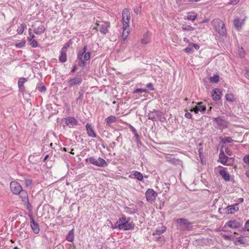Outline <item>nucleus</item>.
<instances>
[{
	"instance_id": "obj_1",
	"label": "nucleus",
	"mask_w": 249,
	"mask_h": 249,
	"mask_svg": "<svg viewBox=\"0 0 249 249\" xmlns=\"http://www.w3.org/2000/svg\"><path fill=\"white\" fill-rule=\"evenodd\" d=\"M176 223L178 229L180 231H190L192 229V223L187 219L178 218Z\"/></svg>"
},
{
	"instance_id": "obj_2",
	"label": "nucleus",
	"mask_w": 249,
	"mask_h": 249,
	"mask_svg": "<svg viewBox=\"0 0 249 249\" xmlns=\"http://www.w3.org/2000/svg\"><path fill=\"white\" fill-rule=\"evenodd\" d=\"M212 25L216 32L220 35L224 36L226 35V29L224 22L218 19H214L212 21Z\"/></svg>"
},
{
	"instance_id": "obj_3",
	"label": "nucleus",
	"mask_w": 249,
	"mask_h": 249,
	"mask_svg": "<svg viewBox=\"0 0 249 249\" xmlns=\"http://www.w3.org/2000/svg\"><path fill=\"white\" fill-rule=\"evenodd\" d=\"M115 226L120 229L124 230H129L133 228V224L126 220L125 217H122L119 219L115 224Z\"/></svg>"
},
{
	"instance_id": "obj_4",
	"label": "nucleus",
	"mask_w": 249,
	"mask_h": 249,
	"mask_svg": "<svg viewBox=\"0 0 249 249\" xmlns=\"http://www.w3.org/2000/svg\"><path fill=\"white\" fill-rule=\"evenodd\" d=\"M213 122L215 123V126L219 130H223L228 127V122L223 116L216 118H213Z\"/></svg>"
},
{
	"instance_id": "obj_5",
	"label": "nucleus",
	"mask_w": 249,
	"mask_h": 249,
	"mask_svg": "<svg viewBox=\"0 0 249 249\" xmlns=\"http://www.w3.org/2000/svg\"><path fill=\"white\" fill-rule=\"evenodd\" d=\"M147 117L148 119L153 121L159 120L160 122H163L165 120L163 113L159 110H154L153 111H150L147 115Z\"/></svg>"
},
{
	"instance_id": "obj_6",
	"label": "nucleus",
	"mask_w": 249,
	"mask_h": 249,
	"mask_svg": "<svg viewBox=\"0 0 249 249\" xmlns=\"http://www.w3.org/2000/svg\"><path fill=\"white\" fill-rule=\"evenodd\" d=\"M85 160L86 162H89L90 163L98 167H104L107 165L106 160L101 157L96 159L93 157H90L86 159Z\"/></svg>"
},
{
	"instance_id": "obj_7",
	"label": "nucleus",
	"mask_w": 249,
	"mask_h": 249,
	"mask_svg": "<svg viewBox=\"0 0 249 249\" xmlns=\"http://www.w3.org/2000/svg\"><path fill=\"white\" fill-rule=\"evenodd\" d=\"M96 27L93 28V29L99 31L103 35H106L108 31V28L110 27V23L108 22L97 21L96 23Z\"/></svg>"
},
{
	"instance_id": "obj_8",
	"label": "nucleus",
	"mask_w": 249,
	"mask_h": 249,
	"mask_svg": "<svg viewBox=\"0 0 249 249\" xmlns=\"http://www.w3.org/2000/svg\"><path fill=\"white\" fill-rule=\"evenodd\" d=\"M130 18V14L129 10L125 8L123 10L122 13V20H123V29L128 30L129 26V20Z\"/></svg>"
},
{
	"instance_id": "obj_9",
	"label": "nucleus",
	"mask_w": 249,
	"mask_h": 249,
	"mask_svg": "<svg viewBox=\"0 0 249 249\" xmlns=\"http://www.w3.org/2000/svg\"><path fill=\"white\" fill-rule=\"evenodd\" d=\"M157 196L158 194L152 189H148L145 192L146 200L151 203L155 201Z\"/></svg>"
},
{
	"instance_id": "obj_10",
	"label": "nucleus",
	"mask_w": 249,
	"mask_h": 249,
	"mask_svg": "<svg viewBox=\"0 0 249 249\" xmlns=\"http://www.w3.org/2000/svg\"><path fill=\"white\" fill-rule=\"evenodd\" d=\"M11 192L15 195H18L22 191L20 184L17 181H12L10 184Z\"/></svg>"
},
{
	"instance_id": "obj_11",
	"label": "nucleus",
	"mask_w": 249,
	"mask_h": 249,
	"mask_svg": "<svg viewBox=\"0 0 249 249\" xmlns=\"http://www.w3.org/2000/svg\"><path fill=\"white\" fill-rule=\"evenodd\" d=\"M191 112H194L196 114L200 112L202 114H204L206 111V107L203 102H198L196 106L190 109Z\"/></svg>"
},
{
	"instance_id": "obj_12",
	"label": "nucleus",
	"mask_w": 249,
	"mask_h": 249,
	"mask_svg": "<svg viewBox=\"0 0 249 249\" xmlns=\"http://www.w3.org/2000/svg\"><path fill=\"white\" fill-rule=\"evenodd\" d=\"M82 81L83 80L81 77H75L69 79L68 82V84L69 87H72L81 85Z\"/></svg>"
},
{
	"instance_id": "obj_13",
	"label": "nucleus",
	"mask_w": 249,
	"mask_h": 249,
	"mask_svg": "<svg viewBox=\"0 0 249 249\" xmlns=\"http://www.w3.org/2000/svg\"><path fill=\"white\" fill-rule=\"evenodd\" d=\"M36 23L32 26V27L34 28L33 31L34 33L36 35H41L46 30L45 26L42 24H40L37 27H36Z\"/></svg>"
},
{
	"instance_id": "obj_14",
	"label": "nucleus",
	"mask_w": 249,
	"mask_h": 249,
	"mask_svg": "<svg viewBox=\"0 0 249 249\" xmlns=\"http://www.w3.org/2000/svg\"><path fill=\"white\" fill-rule=\"evenodd\" d=\"M218 168H220L221 169L219 171V174L222 178L226 181H228L230 179V175L226 171V169L223 167L219 166Z\"/></svg>"
},
{
	"instance_id": "obj_15",
	"label": "nucleus",
	"mask_w": 249,
	"mask_h": 249,
	"mask_svg": "<svg viewBox=\"0 0 249 249\" xmlns=\"http://www.w3.org/2000/svg\"><path fill=\"white\" fill-rule=\"evenodd\" d=\"M86 128L87 132V134L89 137L92 138L96 137L97 135L94 131L93 127L91 125V124L88 123L86 125Z\"/></svg>"
},
{
	"instance_id": "obj_16",
	"label": "nucleus",
	"mask_w": 249,
	"mask_h": 249,
	"mask_svg": "<svg viewBox=\"0 0 249 249\" xmlns=\"http://www.w3.org/2000/svg\"><path fill=\"white\" fill-rule=\"evenodd\" d=\"M67 46H63L61 50L59 60L62 63L65 62L67 61Z\"/></svg>"
},
{
	"instance_id": "obj_17",
	"label": "nucleus",
	"mask_w": 249,
	"mask_h": 249,
	"mask_svg": "<svg viewBox=\"0 0 249 249\" xmlns=\"http://www.w3.org/2000/svg\"><path fill=\"white\" fill-rule=\"evenodd\" d=\"M242 224L236 220H230L226 222V226L232 229H238L241 227Z\"/></svg>"
},
{
	"instance_id": "obj_18",
	"label": "nucleus",
	"mask_w": 249,
	"mask_h": 249,
	"mask_svg": "<svg viewBox=\"0 0 249 249\" xmlns=\"http://www.w3.org/2000/svg\"><path fill=\"white\" fill-rule=\"evenodd\" d=\"M66 124L70 127H72L78 124V121L74 117H68L66 118Z\"/></svg>"
},
{
	"instance_id": "obj_19",
	"label": "nucleus",
	"mask_w": 249,
	"mask_h": 249,
	"mask_svg": "<svg viewBox=\"0 0 249 249\" xmlns=\"http://www.w3.org/2000/svg\"><path fill=\"white\" fill-rule=\"evenodd\" d=\"M219 159L220 162L223 165H228L227 163L228 160L230 159V158L227 157L223 151H220V153L219 156Z\"/></svg>"
},
{
	"instance_id": "obj_20",
	"label": "nucleus",
	"mask_w": 249,
	"mask_h": 249,
	"mask_svg": "<svg viewBox=\"0 0 249 249\" xmlns=\"http://www.w3.org/2000/svg\"><path fill=\"white\" fill-rule=\"evenodd\" d=\"M31 226L33 232L35 234L39 233L40 229L38 224L35 221L33 218H31Z\"/></svg>"
},
{
	"instance_id": "obj_21",
	"label": "nucleus",
	"mask_w": 249,
	"mask_h": 249,
	"mask_svg": "<svg viewBox=\"0 0 249 249\" xmlns=\"http://www.w3.org/2000/svg\"><path fill=\"white\" fill-rule=\"evenodd\" d=\"M166 161L175 165L180 164L181 161L178 159H175L172 156H166Z\"/></svg>"
},
{
	"instance_id": "obj_22",
	"label": "nucleus",
	"mask_w": 249,
	"mask_h": 249,
	"mask_svg": "<svg viewBox=\"0 0 249 249\" xmlns=\"http://www.w3.org/2000/svg\"><path fill=\"white\" fill-rule=\"evenodd\" d=\"M129 178H135L139 181H142L143 178V176L141 172L135 171L133 174L129 175Z\"/></svg>"
},
{
	"instance_id": "obj_23",
	"label": "nucleus",
	"mask_w": 249,
	"mask_h": 249,
	"mask_svg": "<svg viewBox=\"0 0 249 249\" xmlns=\"http://www.w3.org/2000/svg\"><path fill=\"white\" fill-rule=\"evenodd\" d=\"M19 195L21 198V201L23 202H24L25 204L30 205L28 199V195L26 191L22 190V191H21V193H20Z\"/></svg>"
},
{
	"instance_id": "obj_24",
	"label": "nucleus",
	"mask_w": 249,
	"mask_h": 249,
	"mask_svg": "<svg viewBox=\"0 0 249 249\" xmlns=\"http://www.w3.org/2000/svg\"><path fill=\"white\" fill-rule=\"evenodd\" d=\"M239 204L235 203L233 205L227 207L226 209L228 213H233L239 210Z\"/></svg>"
},
{
	"instance_id": "obj_25",
	"label": "nucleus",
	"mask_w": 249,
	"mask_h": 249,
	"mask_svg": "<svg viewBox=\"0 0 249 249\" xmlns=\"http://www.w3.org/2000/svg\"><path fill=\"white\" fill-rule=\"evenodd\" d=\"M220 91L218 89H214L212 93L213 98L215 101H218L220 99Z\"/></svg>"
},
{
	"instance_id": "obj_26",
	"label": "nucleus",
	"mask_w": 249,
	"mask_h": 249,
	"mask_svg": "<svg viewBox=\"0 0 249 249\" xmlns=\"http://www.w3.org/2000/svg\"><path fill=\"white\" fill-rule=\"evenodd\" d=\"M27 79L25 78H20L18 81V86L19 89L21 92H24L25 90V87L23 85L24 83L26 82Z\"/></svg>"
},
{
	"instance_id": "obj_27",
	"label": "nucleus",
	"mask_w": 249,
	"mask_h": 249,
	"mask_svg": "<svg viewBox=\"0 0 249 249\" xmlns=\"http://www.w3.org/2000/svg\"><path fill=\"white\" fill-rule=\"evenodd\" d=\"M244 23V20L242 21H240V20L237 18L234 20V26L238 30H239L242 26Z\"/></svg>"
},
{
	"instance_id": "obj_28",
	"label": "nucleus",
	"mask_w": 249,
	"mask_h": 249,
	"mask_svg": "<svg viewBox=\"0 0 249 249\" xmlns=\"http://www.w3.org/2000/svg\"><path fill=\"white\" fill-rule=\"evenodd\" d=\"M197 14L193 12H189L187 13V16L184 18V19L191 20L194 21L197 18Z\"/></svg>"
},
{
	"instance_id": "obj_29",
	"label": "nucleus",
	"mask_w": 249,
	"mask_h": 249,
	"mask_svg": "<svg viewBox=\"0 0 249 249\" xmlns=\"http://www.w3.org/2000/svg\"><path fill=\"white\" fill-rule=\"evenodd\" d=\"M74 231L73 230L70 231L66 236V239L69 242H72L74 240Z\"/></svg>"
},
{
	"instance_id": "obj_30",
	"label": "nucleus",
	"mask_w": 249,
	"mask_h": 249,
	"mask_svg": "<svg viewBox=\"0 0 249 249\" xmlns=\"http://www.w3.org/2000/svg\"><path fill=\"white\" fill-rule=\"evenodd\" d=\"M117 118L113 115L110 116L106 119L107 123L109 124L117 122Z\"/></svg>"
},
{
	"instance_id": "obj_31",
	"label": "nucleus",
	"mask_w": 249,
	"mask_h": 249,
	"mask_svg": "<svg viewBox=\"0 0 249 249\" xmlns=\"http://www.w3.org/2000/svg\"><path fill=\"white\" fill-rule=\"evenodd\" d=\"M26 28V25L24 23H22L20 24V25L18 27V28L17 29L18 33L19 35H21L23 34L25 29Z\"/></svg>"
},
{
	"instance_id": "obj_32",
	"label": "nucleus",
	"mask_w": 249,
	"mask_h": 249,
	"mask_svg": "<svg viewBox=\"0 0 249 249\" xmlns=\"http://www.w3.org/2000/svg\"><path fill=\"white\" fill-rule=\"evenodd\" d=\"M235 245H237L238 244H245L246 241L244 240V237H238L236 239V241L234 243Z\"/></svg>"
},
{
	"instance_id": "obj_33",
	"label": "nucleus",
	"mask_w": 249,
	"mask_h": 249,
	"mask_svg": "<svg viewBox=\"0 0 249 249\" xmlns=\"http://www.w3.org/2000/svg\"><path fill=\"white\" fill-rule=\"evenodd\" d=\"M166 230V228L165 227H161L160 228H157L155 231V234L158 235H160L163 233Z\"/></svg>"
},
{
	"instance_id": "obj_34",
	"label": "nucleus",
	"mask_w": 249,
	"mask_h": 249,
	"mask_svg": "<svg viewBox=\"0 0 249 249\" xmlns=\"http://www.w3.org/2000/svg\"><path fill=\"white\" fill-rule=\"evenodd\" d=\"M210 81L212 83H217L219 81V75H214L213 77H211Z\"/></svg>"
},
{
	"instance_id": "obj_35",
	"label": "nucleus",
	"mask_w": 249,
	"mask_h": 249,
	"mask_svg": "<svg viewBox=\"0 0 249 249\" xmlns=\"http://www.w3.org/2000/svg\"><path fill=\"white\" fill-rule=\"evenodd\" d=\"M183 31H194L195 28L190 25H183L182 27Z\"/></svg>"
},
{
	"instance_id": "obj_36",
	"label": "nucleus",
	"mask_w": 249,
	"mask_h": 249,
	"mask_svg": "<svg viewBox=\"0 0 249 249\" xmlns=\"http://www.w3.org/2000/svg\"><path fill=\"white\" fill-rule=\"evenodd\" d=\"M129 28L128 27V30H123V32L122 34V37L124 40H125L126 39L127 36L129 34Z\"/></svg>"
},
{
	"instance_id": "obj_37",
	"label": "nucleus",
	"mask_w": 249,
	"mask_h": 249,
	"mask_svg": "<svg viewBox=\"0 0 249 249\" xmlns=\"http://www.w3.org/2000/svg\"><path fill=\"white\" fill-rule=\"evenodd\" d=\"M225 97H226V99L228 101L231 102L233 100V96L232 94H226L225 96Z\"/></svg>"
},
{
	"instance_id": "obj_38",
	"label": "nucleus",
	"mask_w": 249,
	"mask_h": 249,
	"mask_svg": "<svg viewBox=\"0 0 249 249\" xmlns=\"http://www.w3.org/2000/svg\"><path fill=\"white\" fill-rule=\"evenodd\" d=\"M140 92H148V90L146 89H137L134 91V93H138Z\"/></svg>"
},
{
	"instance_id": "obj_39",
	"label": "nucleus",
	"mask_w": 249,
	"mask_h": 249,
	"mask_svg": "<svg viewBox=\"0 0 249 249\" xmlns=\"http://www.w3.org/2000/svg\"><path fill=\"white\" fill-rule=\"evenodd\" d=\"M25 184L26 187H30L32 184V180L30 179L25 180Z\"/></svg>"
},
{
	"instance_id": "obj_40",
	"label": "nucleus",
	"mask_w": 249,
	"mask_h": 249,
	"mask_svg": "<svg viewBox=\"0 0 249 249\" xmlns=\"http://www.w3.org/2000/svg\"><path fill=\"white\" fill-rule=\"evenodd\" d=\"M149 42V39L147 36H144L142 40L141 43L143 44H147Z\"/></svg>"
},
{
	"instance_id": "obj_41",
	"label": "nucleus",
	"mask_w": 249,
	"mask_h": 249,
	"mask_svg": "<svg viewBox=\"0 0 249 249\" xmlns=\"http://www.w3.org/2000/svg\"><path fill=\"white\" fill-rule=\"evenodd\" d=\"M30 42L33 47L35 48L37 46V42L35 39L30 40Z\"/></svg>"
},
{
	"instance_id": "obj_42",
	"label": "nucleus",
	"mask_w": 249,
	"mask_h": 249,
	"mask_svg": "<svg viewBox=\"0 0 249 249\" xmlns=\"http://www.w3.org/2000/svg\"><path fill=\"white\" fill-rule=\"evenodd\" d=\"M90 53L89 52H87L86 53H85L84 56V60L88 61L90 59Z\"/></svg>"
},
{
	"instance_id": "obj_43",
	"label": "nucleus",
	"mask_w": 249,
	"mask_h": 249,
	"mask_svg": "<svg viewBox=\"0 0 249 249\" xmlns=\"http://www.w3.org/2000/svg\"><path fill=\"white\" fill-rule=\"evenodd\" d=\"M184 51L187 53H192L193 52V50L192 48H191V46H189V47H186L184 49Z\"/></svg>"
},
{
	"instance_id": "obj_44",
	"label": "nucleus",
	"mask_w": 249,
	"mask_h": 249,
	"mask_svg": "<svg viewBox=\"0 0 249 249\" xmlns=\"http://www.w3.org/2000/svg\"><path fill=\"white\" fill-rule=\"evenodd\" d=\"M243 161L245 163L249 164V155L244 156Z\"/></svg>"
},
{
	"instance_id": "obj_45",
	"label": "nucleus",
	"mask_w": 249,
	"mask_h": 249,
	"mask_svg": "<svg viewBox=\"0 0 249 249\" xmlns=\"http://www.w3.org/2000/svg\"><path fill=\"white\" fill-rule=\"evenodd\" d=\"M85 54L81 51H79L77 54V58L78 60H81L83 58V54Z\"/></svg>"
},
{
	"instance_id": "obj_46",
	"label": "nucleus",
	"mask_w": 249,
	"mask_h": 249,
	"mask_svg": "<svg viewBox=\"0 0 249 249\" xmlns=\"http://www.w3.org/2000/svg\"><path fill=\"white\" fill-rule=\"evenodd\" d=\"M233 140L231 137H225V140L224 141V142L231 143L232 142Z\"/></svg>"
},
{
	"instance_id": "obj_47",
	"label": "nucleus",
	"mask_w": 249,
	"mask_h": 249,
	"mask_svg": "<svg viewBox=\"0 0 249 249\" xmlns=\"http://www.w3.org/2000/svg\"><path fill=\"white\" fill-rule=\"evenodd\" d=\"M189 46H192L194 47L196 50H198L199 49V46L195 43H189Z\"/></svg>"
},
{
	"instance_id": "obj_48",
	"label": "nucleus",
	"mask_w": 249,
	"mask_h": 249,
	"mask_svg": "<svg viewBox=\"0 0 249 249\" xmlns=\"http://www.w3.org/2000/svg\"><path fill=\"white\" fill-rule=\"evenodd\" d=\"M79 66H81V67H84L85 65H86V62H85V61L86 60H84V59H81V60H79Z\"/></svg>"
},
{
	"instance_id": "obj_49",
	"label": "nucleus",
	"mask_w": 249,
	"mask_h": 249,
	"mask_svg": "<svg viewBox=\"0 0 249 249\" xmlns=\"http://www.w3.org/2000/svg\"><path fill=\"white\" fill-rule=\"evenodd\" d=\"M24 45H25V43L23 42H20V43H17L16 44V46L18 48H21L23 47V46H24Z\"/></svg>"
},
{
	"instance_id": "obj_50",
	"label": "nucleus",
	"mask_w": 249,
	"mask_h": 249,
	"mask_svg": "<svg viewBox=\"0 0 249 249\" xmlns=\"http://www.w3.org/2000/svg\"><path fill=\"white\" fill-rule=\"evenodd\" d=\"M135 141L137 143L138 145H139V143L141 144V142H140L139 136L138 133L135 134Z\"/></svg>"
},
{
	"instance_id": "obj_51",
	"label": "nucleus",
	"mask_w": 249,
	"mask_h": 249,
	"mask_svg": "<svg viewBox=\"0 0 249 249\" xmlns=\"http://www.w3.org/2000/svg\"><path fill=\"white\" fill-rule=\"evenodd\" d=\"M38 90L41 92H45L46 90V88L45 86L38 87Z\"/></svg>"
},
{
	"instance_id": "obj_52",
	"label": "nucleus",
	"mask_w": 249,
	"mask_h": 249,
	"mask_svg": "<svg viewBox=\"0 0 249 249\" xmlns=\"http://www.w3.org/2000/svg\"><path fill=\"white\" fill-rule=\"evenodd\" d=\"M146 87L151 90H154L153 84L151 83H148L146 85Z\"/></svg>"
},
{
	"instance_id": "obj_53",
	"label": "nucleus",
	"mask_w": 249,
	"mask_h": 249,
	"mask_svg": "<svg viewBox=\"0 0 249 249\" xmlns=\"http://www.w3.org/2000/svg\"><path fill=\"white\" fill-rule=\"evenodd\" d=\"M185 117L188 119H191L192 117V115L191 113L187 112L185 114Z\"/></svg>"
},
{
	"instance_id": "obj_54",
	"label": "nucleus",
	"mask_w": 249,
	"mask_h": 249,
	"mask_svg": "<svg viewBox=\"0 0 249 249\" xmlns=\"http://www.w3.org/2000/svg\"><path fill=\"white\" fill-rule=\"evenodd\" d=\"M29 36L28 37V39L29 40H33V38L35 37V35L34 34H33L32 33L29 34Z\"/></svg>"
},
{
	"instance_id": "obj_55",
	"label": "nucleus",
	"mask_w": 249,
	"mask_h": 249,
	"mask_svg": "<svg viewBox=\"0 0 249 249\" xmlns=\"http://www.w3.org/2000/svg\"><path fill=\"white\" fill-rule=\"evenodd\" d=\"M222 237H223L224 239L226 240H230L231 239V237L229 235H227L226 234H222Z\"/></svg>"
},
{
	"instance_id": "obj_56",
	"label": "nucleus",
	"mask_w": 249,
	"mask_h": 249,
	"mask_svg": "<svg viewBox=\"0 0 249 249\" xmlns=\"http://www.w3.org/2000/svg\"><path fill=\"white\" fill-rule=\"evenodd\" d=\"M134 12L136 14H139L141 12V8H136L134 10Z\"/></svg>"
},
{
	"instance_id": "obj_57",
	"label": "nucleus",
	"mask_w": 249,
	"mask_h": 249,
	"mask_svg": "<svg viewBox=\"0 0 249 249\" xmlns=\"http://www.w3.org/2000/svg\"><path fill=\"white\" fill-rule=\"evenodd\" d=\"M239 1V0H231V2H230V3L231 4H236L237 2H238Z\"/></svg>"
},
{
	"instance_id": "obj_58",
	"label": "nucleus",
	"mask_w": 249,
	"mask_h": 249,
	"mask_svg": "<svg viewBox=\"0 0 249 249\" xmlns=\"http://www.w3.org/2000/svg\"><path fill=\"white\" fill-rule=\"evenodd\" d=\"M227 227H228V226H226V223L224 225V226H223V227L222 228V231H228Z\"/></svg>"
},
{
	"instance_id": "obj_59",
	"label": "nucleus",
	"mask_w": 249,
	"mask_h": 249,
	"mask_svg": "<svg viewBox=\"0 0 249 249\" xmlns=\"http://www.w3.org/2000/svg\"><path fill=\"white\" fill-rule=\"evenodd\" d=\"M87 50V46L85 45L84 47V48H83V49L81 51L85 53H86Z\"/></svg>"
},
{
	"instance_id": "obj_60",
	"label": "nucleus",
	"mask_w": 249,
	"mask_h": 249,
	"mask_svg": "<svg viewBox=\"0 0 249 249\" xmlns=\"http://www.w3.org/2000/svg\"><path fill=\"white\" fill-rule=\"evenodd\" d=\"M87 50V46L85 45L84 47V48H83V49L81 51L85 53H86Z\"/></svg>"
},
{
	"instance_id": "obj_61",
	"label": "nucleus",
	"mask_w": 249,
	"mask_h": 249,
	"mask_svg": "<svg viewBox=\"0 0 249 249\" xmlns=\"http://www.w3.org/2000/svg\"><path fill=\"white\" fill-rule=\"evenodd\" d=\"M76 69H77V67H76V65H74V66H73V69H72L71 70V72L72 73H74V72H75V71H76Z\"/></svg>"
},
{
	"instance_id": "obj_62",
	"label": "nucleus",
	"mask_w": 249,
	"mask_h": 249,
	"mask_svg": "<svg viewBox=\"0 0 249 249\" xmlns=\"http://www.w3.org/2000/svg\"><path fill=\"white\" fill-rule=\"evenodd\" d=\"M245 227L246 229L249 228V220L246 222Z\"/></svg>"
},
{
	"instance_id": "obj_63",
	"label": "nucleus",
	"mask_w": 249,
	"mask_h": 249,
	"mask_svg": "<svg viewBox=\"0 0 249 249\" xmlns=\"http://www.w3.org/2000/svg\"><path fill=\"white\" fill-rule=\"evenodd\" d=\"M245 76L249 79V71H247L245 73Z\"/></svg>"
},
{
	"instance_id": "obj_64",
	"label": "nucleus",
	"mask_w": 249,
	"mask_h": 249,
	"mask_svg": "<svg viewBox=\"0 0 249 249\" xmlns=\"http://www.w3.org/2000/svg\"><path fill=\"white\" fill-rule=\"evenodd\" d=\"M131 129L132 131V132H133L135 134H136V133H137V131H136V129H135L134 127H133V126H131Z\"/></svg>"
}]
</instances>
